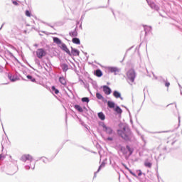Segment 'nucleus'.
Segmentation results:
<instances>
[{
	"mask_svg": "<svg viewBox=\"0 0 182 182\" xmlns=\"http://www.w3.org/2000/svg\"><path fill=\"white\" fill-rule=\"evenodd\" d=\"M117 133L119 137H121L125 143H132L133 141L134 134H133L129 126L124 125L122 129L117 130Z\"/></svg>",
	"mask_w": 182,
	"mask_h": 182,
	"instance_id": "nucleus-1",
	"label": "nucleus"
},
{
	"mask_svg": "<svg viewBox=\"0 0 182 182\" xmlns=\"http://www.w3.org/2000/svg\"><path fill=\"white\" fill-rule=\"evenodd\" d=\"M115 150H117L118 154L120 156V153L125 156V159H128L130 156L133 155L134 153V148L129 144L125 146H122V144H117L114 146Z\"/></svg>",
	"mask_w": 182,
	"mask_h": 182,
	"instance_id": "nucleus-2",
	"label": "nucleus"
},
{
	"mask_svg": "<svg viewBox=\"0 0 182 182\" xmlns=\"http://www.w3.org/2000/svg\"><path fill=\"white\" fill-rule=\"evenodd\" d=\"M107 107L109 109H113L114 112H115V114H117L119 117H122V113H123V109H122L120 106L117 105L116 102L112 100H108Z\"/></svg>",
	"mask_w": 182,
	"mask_h": 182,
	"instance_id": "nucleus-3",
	"label": "nucleus"
},
{
	"mask_svg": "<svg viewBox=\"0 0 182 182\" xmlns=\"http://www.w3.org/2000/svg\"><path fill=\"white\" fill-rule=\"evenodd\" d=\"M99 126L102 127V131L106 133V134H109L112 136V134H114V130H113L112 127H107L104 122H99Z\"/></svg>",
	"mask_w": 182,
	"mask_h": 182,
	"instance_id": "nucleus-4",
	"label": "nucleus"
},
{
	"mask_svg": "<svg viewBox=\"0 0 182 182\" xmlns=\"http://www.w3.org/2000/svg\"><path fill=\"white\" fill-rule=\"evenodd\" d=\"M71 51L70 50H69V48L68 47L65 48V49L64 50V52H65V53H67V55L73 57V56H79V55H80V51L77 49V48H75L73 47H70Z\"/></svg>",
	"mask_w": 182,
	"mask_h": 182,
	"instance_id": "nucleus-5",
	"label": "nucleus"
},
{
	"mask_svg": "<svg viewBox=\"0 0 182 182\" xmlns=\"http://www.w3.org/2000/svg\"><path fill=\"white\" fill-rule=\"evenodd\" d=\"M137 76V73H136V70L134 69L131 68L127 72V77L128 80H130L132 83H134V80H136V77Z\"/></svg>",
	"mask_w": 182,
	"mask_h": 182,
	"instance_id": "nucleus-6",
	"label": "nucleus"
},
{
	"mask_svg": "<svg viewBox=\"0 0 182 182\" xmlns=\"http://www.w3.org/2000/svg\"><path fill=\"white\" fill-rule=\"evenodd\" d=\"M53 43H55L56 45H60L59 48L61 50H63V52L65 51L68 46H66L65 43L62 42V40H60L59 37H53Z\"/></svg>",
	"mask_w": 182,
	"mask_h": 182,
	"instance_id": "nucleus-7",
	"label": "nucleus"
},
{
	"mask_svg": "<svg viewBox=\"0 0 182 182\" xmlns=\"http://www.w3.org/2000/svg\"><path fill=\"white\" fill-rule=\"evenodd\" d=\"M36 53L38 59H42V58H44V56H46V55H48V52L46 51V49H45L44 48H38Z\"/></svg>",
	"mask_w": 182,
	"mask_h": 182,
	"instance_id": "nucleus-8",
	"label": "nucleus"
},
{
	"mask_svg": "<svg viewBox=\"0 0 182 182\" xmlns=\"http://www.w3.org/2000/svg\"><path fill=\"white\" fill-rule=\"evenodd\" d=\"M20 160L23 163H26V161H30V163H32L33 161V157L31 154H23L21 157Z\"/></svg>",
	"mask_w": 182,
	"mask_h": 182,
	"instance_id": "nucleus-9",
	"label": "nucleus"
},
{
	"mask_svg": "<svg viewBox=\"0 0 182 182\" xmlns=\"http://www.w3.org/2000/svg\"><path fill=\"white\" fill-rule=\"evenodd\" d=\"M106 69L108 70L109 73H114V75H117L120 72V68L114 66H107Z\"/></svg>",
	"mask_w": 182,
	"mask_h": 182,
	"instance_id": "nucleus-10",
	"label": "nucleus"
},
{
	"mask_svg": "<svg viewBox=\"0 0 182 182\" xmlns=\"http://www.w3.org/2000/svg\"><path fill=\"white\" fill-rule=\"evenodd\" d=\"M136 176H133L134 177H136L137 180L140 182H143V179L141 178V176H144V177H146V173H143L141 169H138L136 171Z\"/></svg>",
	"mask_w": 182,
	"mask_h": 182,
	"instance_id": "nucleus-11",
	"label": "nucleus"
},
{
	"mask_svg": "<svg viewBox=\"0 0 182 182\" xmlns=\"http://www.w3.org/2000/svg\"><path fill=\"white\" fill-rule=\"evenodd\" d=\"M6 52L8 53V55L11 59H14L15 62H17V63H18V65H20V66H21L22 68H25V65H23V64H22V63H21V61H19V60H18V58H16V57H15V55H14V53H12L11 51H9V50H6Z\"/></svg>",
	"mask_w": 182,
	"mask_h": 182,
	"instance_id": "nucleus-12",
	"label": "nucleus"
},
{
	"mask_svg": "<svg viewBox=\"0 0 182 182\" xmlns=\"http://www.w3.org/2000/svg\"><path fill=\"white\" fill-rule=\"evenodd\" d=\"M101 89H102V92L107 96L112 95V88H110V87H109V85H102V86H101Z\"/></svg>",
	"mask_w": 182,
	"mask_h": 182,
	"instance_id": "nucleus-13",
	"label": "nucleus"
},
{
	"mask_svg": "<svg viewBox=\"0 0 182 182\" xmlns=\"http://www.w3.org/2000/svg\"><path fill=\"white\" fill-rule=\"evenodd\" d=\"M39 160H42L43 163H45V164H47V163L50 162V160H49L48 158L45 156H41L38 158V159L36 160L33 164V170H35V164H36V162L39 161Z\"/></svg>",
	"mask_w": 182,
	"mask_h": 182,
	"instance_id": "nucleus-14",
	"label": "nucleus"
},
{
	"mask_svg": "<svg viewBox=\"0 0 182 182\" xmlns=\"http://www.w3.org/2000/svg\"><path fill=\"white\" fill-rule=\"evenodd\" d=\"M8 78L9 79L10 82H16L19 80L17 75H12L11 73H9Z\"/></svg>",
	"mask_w": 182,
	"mask_h": 182,
	"instance_id": "nucleus-15",
	"label": "nucleus"
},
{
	"mask_svg": "<svg viewBox=\"0 0 182 182\" xmlns=\"http://www.w3.org/2000/svg\"><path fill=\"white\" fill-rule=\"evenodd\" d=\"M149 6H150V8H151V9H154V11H156L157 12H159V11H160V7L159 6V5L154 4V2L153 1H150L148 4Z\"/></svg>",
	"mask_w": 182,
	"mask_h": 182,
	"instance_id": "nucleus-16",
	"label": "nucleus"
},
{
	"mask_svg": "<svg viewBox=\"0 0 182 182\" xmlns=\"http://www.w3.org/2000/svg\"><path fill=\"white\" fill-rule=\"evenodd\" d=\"M112 95L115 99H120L121 100H123V97H122V93L117 90H114L112 92Z\"/></svg>",
	"mask_w": 182,
	"mask_h": 182,
	"instance_id": "nucleus-17",
	"label": "nucleus"
},
{
	"mask_svg": "<svg viewBox=\"0 0 182 182\" xmlns=\"http://www.w3.org/2000/svg\"><path fill=\"white\" fill-rule=\"evenodd\" d=\"M151 26H144V38L149 36L150 35V33L151 32Z\"/></svg>",
	"mask_w": 182,
	"mask_h": 182,
	"instance_id": "nucleus-18",
	"label": "nucleus"
},
{
	"mask_svg": "<svg viewBox=\"0 0 182 182\" xmlns=\"http://www.w3.org/2000/svg\"><path fill=\"white\" fill-rule=\"evenodd\" d=\"M121 164L125 168V170H127V171H129V173L132 176H136V173H134L133 171H132V169H130L129 167H127V165H126V164L122 162Z\"/></svg>",
	"mask_w": 182,
	"mask_h": 182,
	"instance_id": "nucleus-19",
	"label": "nucleus"
},
{
	"mask_svg": "<svg viewBox=\"0 0 182 182\" xmlns=\"http://www.w3.org/2000/svg\"><path fill=\"white\" fill-rule=\"evenodd\" d=\"M95 76H97V77H102L103 76V71L100 70V68H98L94 71Z\"/></svg>",
	"mask_w": 182,
	"mask_h": 182,
	"instance_id": "nucleus-20",
	"label": "nucleus"
},
{
	"mask_svg": "<svg viewBox=\"0 0 182 182\" xmlns=\"http://www.w3.org/2000/svg\"><path fill=\"white\" fill-rule=\"evenodd\" d=\"M63 72H64V73H66L69 69V65L67 63H61L60 65Z\"/></svg>",
	"mask_w": 182,
	"mask_h": 182,
	"instance_id": "nucleus-21",
	"label": "nucleus"
},
{
	"mask_svg": "<svg viewBox=\"0 0 182 182\" xmlns=\"http://www.w3.org/2000/svg\"><path fill=\"white\" fill-rule=\"evenodd\" d=\"M74 109L78 112V113H83V107L80 105L75 104L73 105Z\"/></svg>",
	"mask_w": 182,
	"mask_h": 182,
	"instance_id": "nucleus-22",
	"label": "nucleus"
},
{
	"mask_svg": "<svg viewBox=\"0 0 182 182\" xmlns=\"http://www.w3.org/2000/svg\"><path fill=\"white\" fill-rule=\"evenodd\" d=\"M97 117L98 119H100V120H102V122L106 119V115H105V113H103V112H98Z\"/></svg>",
	"mask_w": 182,
	"mask_h": 182,
	"instance_id": "nucleus-23",
	"label": "nucleus"
},
{
	"mask_svg": "<svg viewBox=\"0 0 182 182\" xmlns=\"http://www.w3.org/2000/svg\"><path fill=\"white\" fill-rule=\"evenodd\" d=\"M72 42L75 45H80V39L77 37H73L72 39Z\"/></svg>",
	"mask_w": 182,
	"mask_h": 182,
	"instance_id": "nucleus-24",
	"label": "nucleus"
},
{
	"mask_svg": "<svg viewBox=\"0 0 182 182\" xmlns=\"http://www.w3.org/2000/svg\"><path fill=\"white\" fill-rule=\"evenodd\" d=\"M58 82H60L61 85H63V86H66V80L65 79V77H59Z\"/></svg>",
	"mask_w": 182,
	"mask_h": 182,
	"instance_id": "nucleus-25",
	"label": "nucleus"
},
{
	"mask_svg": "<svg viewBox=\"0 0 182 182\" xmlns=\"http://www.w3.org/2000/svg\"><path fill=\"white\" fill-rule=\"evenodd\" d=\"M26 77L30 82H32L33 83H36V78L33 77L31 75H27Z\"/></svg>",
	"mask_w": 182,
	"mask_h": 182,
	"instance_id": "nucleus-26",
	"label": "nucleus"
},
{
	"mask_svg": "<svg viewBox=\"0 0 182 182\" xmlns=\"http://www.w3.org/2000/svg\"><path fill=\"white\" fill-rule=\"evenodd\" d=\"M51 90L53 92V93H55V95H59V90L56 88L55 85L51 86Z\"/></svg>",
	"mask_w": 182,
	"mask_h": 182,
	"instance_id": "nucleus-27",
	"label": "nucleus"
},
{
	"mask_svg": "<svg viewBox=\"0 0 182 182\" xmlns=\"http://www.w3.org/2000/svg\"><path fill=\"white\" fill-rule=\"evenodd\" d=\"M77 35H79V33L76 31H71L69 32V36H71V38H76L77 37Z\"/></svg>",
	"mask_w": 182,
	"mask_h": 182,
	"instance_id": "nucleus-28",
	"label": "nucleus"
},
{
	"mask_svg": "<svg viewBox=\"0 0 182 182\" xmlns=\"http://www.w3.org/2000/svg\"><path fill=\"white\" fill-rule=\"evenodd\" d=\"M21 59H22L23 62H24V63H26V65H28V66H29V68H31V69H33V67H32L31 65V64H29V63H28V60H26L25 59V56L23 55H21Z\"/></svg>",
	"mask_w": 182,
	"mask_h": 182,
	"instance_id": "nucleus-29",
	"label": "nucleus"
},
{
	"mask_svg": "<svg viewBox=\"0 0 182 182\" xmlns=\"http://www.w3.org/2000/svg\"><path fill=\"white\" fill-rule=\"evenodd\" d=\"M144 166L147 167L148 168H151V166H153V164L151 162H149L148 160H146L144 161Z\"/></svg>",
	"mask_w": 182,
	"mask_h": 182,
	"instance_id": "nucleus-30",
	"label": "nucleus"
},
{
	"mask_svg": "<svg viewBox=\"0 0 182 182\" xmlns=\"http://www.w3.org/2000/svg\"><path fill=\"white\" fill-rule=\"evenodd\" d=\"M106 166V162L103 161L102 164L99 166L98 169L97 170V173H99L100 170H102V167H105Z\"/></svg>",
	"mask_w": 182,
	"mask_h": 182,
	"instance_id": "nucleus-31",
	"label": "nucleus"
},
{
	"mask_svg": "<svg viewBox=\"0 0 182 182\" xmlns=\"http://www.w3.org/2000/svg\"><path fill=\"white\" fill-rule=\"evenodd\" d=\"M81 102H82V103H89V102H90V99L87 97H84L81 98Z\"/></svg>",
	"mask_w": 182,
	"mask_h": 182,
	"instance_id": "nucleus-32",
	"label": "nucleus"
},
{
	"mask_svg": "<svg viewBox=\"0 0 182 182\" xmlns=\"http://www.w3.org/2000/svg\"><path fill=\"white\" fill-rule=\"evenodd\" d=\"M96 97L98 99V100H102L104 97L100 92H96Z\"/></svg>",
	"mask_w": 182,
	"mask_h": 182,
	"instance_id": "nucleus-33",
	"label": "nucleus"
},
{
	"mask_svg": "<svg viewBox=\"0 0 182 182\" xmlns=\"http://www.w3.org/2000/svg\"><path fill=\"white\" fill-rule=\"evenodd\" d=\"M25 15H26V16L31 18V16H32V12H31V11H29V10H26Z\"/></svg>",
	"mask_w": 182,
	"mask_h": 182,
	"instance_id": "nucleus-34",
	"label": "nucleus"
},
{
	"mask_svg": "<svg viewBox=\"0 0 182 182\" xmlns=\"http://www.w3.org/2000/svg\"><path fill=\"white\" fill-rule=\"evenodd\" d=\"M161 79H162L163 82L165 83L166 87H170V82L166 81V80L164 78H163L162 77H161Z\"/></svg>",
	"mask_w": 182,
	"mask_h": 182,
	"instance_id": "nucleus-35",
	"label": "nucleus"
},
{
	"mask_svg": "<svg viewBox=\"0 0 182 182\" xmlns=\"http://www.w3.org/2000/svg\"><path fill=\"white\" fill-rule=\"evenodd\" d=\"M132 48H133V46L131 47V48H128V49L127 50V51H126V53H125V54H124V58L122 59V60L120 61L121 63H122V62H123V60H124V58H126V56H127V52H129V50H132Z\"/></svg>",
	"mask_w": 182,
	"mask_h": 182,
	"instance_id": "nucleus-36",
	"label": "nucleus"
},
{
	"mask_svg": "<svg viewBox=\"0 0 182 182\" xmlns=\"http://www.w3.org/2000/svg\"><path fill=\"white\" fill-rule=\"evenodd\" d=\"M92 85L94 89H97L98 86H97V82L96 81H92Z\"/></svg>",
	"mask_w": 182,
	"mask_h": 182,
	"instance_id": "nucleus-37",
	"label": "nucleus"
},
{
	"mask_svg": "<svg viewBox=\"0 0 182 182\" xmlns=\"http://www.w3.org/2000/svg\"><path fill=\"white\" fill-rule=\"evenodd\" d=\"M70 63H71V64L73 65V66L74 67V70H74V71L75 72V73H77V72H79V71H77V68H76V65H75L74 63L72 62V61H70Z\"/></svg>",
	"mask_w": 182,
	"mask_h": 182,
	"instance_id": "nucleus-38",
	"label": "nucleus"
},
{
	"mask_svg": "<svg viewBox=\"0 0 182 182\" xmlns=\"http://www.w3.org/2000/svg\"><path fill=\"white\" fill-rule=\"evenodd\" d=\"M74 114H75V117L78 119L79 122L81 123L83 121L82 120V119H80L77 114H76V112H73Z\"/></svg>",
	"mask_w": 182,
	"mask_h": 182,
	"instance_id": "nucleus-39",
	"label": "nucleus"
},
{
	"mask_svg": "<svg viewBox=\"0 0 182 182\" xmlns=\"http://www.w3.org/2000/svg\"><path fill=\"white\" fill-rule=\"evenodd\" d=\"M101 8H107V6H100L99 7L92 8V9H100Z\"/></svg>",
	"mask_w": 182,
	"mask_h": 182,
	"instance_id": "nucleus-40",
	"label": "nucleus"
},
{
	"mask_svg": "<svg viewBox=\"0 0 182 182\" xmlns=\"http://www.w3.org/2000/svg\"><path fill=\"white\" fill-rule=\"evenodd\" d=\"M35 62L36 65H38V66H41V61L39 60V59L36 58Z\"/></svg>",
	"mask_w": 182,
	"mask_h": 182,
	"instance_id": "nucleus-41",
	"label": "nucleus"
},
{
	"mask_svg": "<svg viewBox=\"0 0 182 182\" xmlns=\"http://www.w3.org/2000/svg\"><path fill=\"white\" fill-rule=\"evenodd\" d=\"M107 141H113V137L112 136H108L107 139H106Z\"/></svg>",
	"mask_w": 182,
	"mask_h": 182,
	"instance_id": "nucleus-42",
	"label": "nucleus"
},
{
	"mask_svg": "<svg viewBox=\"0 0 182 182\" xmlns=\"http://www.w3.org/2000/svg\"><path fill=\"white\" fill-rule=\"evenodd\" d=\"M31 168L33 169L32 166L31 165H26L25 168L26 170H31Z\"/></svg>",
	"mask_w": 182,
	"mask_h": 182,
	"instance_id": "nucleus-43",
	"label": "nucleus"
},
{
	"mask_svg": "<svg viewBox=\"0 0 182 182\" xmlns=\"http://www.w3.org/2000/svg\"><path fill=\"white\" fill-rule=\"evenodd\" d=\"M13 5H15L16 6H18L19 5V3H18L16 1H12Z\"/></svg>",
	"mask_w": 182,
	"mask_h": 182,
	"instance_id": "nucleus-44",
	"label": "nucleus"
},
{
	"mask_svg": "<svg viewBox=\"0 0 182 182\" xmlns=\"http://www.w3.org/2000/svg\"><path fill=\"white\" fill-rule=\"evenodd\" d=\"M122 107H124V109H126V110L129 112V114L130 116V110L129 109V108H127V107L124 105H122Z\"/></svg>",
	"mask_w": 182,
	"mask_h": 182,
	"instance_id": "nucleus-45",
	"label": "nucleus"
},
{
	"mask_svg": "<svg viewBox=\"0 0 182 182\" xmlns=\"http://www.w3.org/2000/svg\"><path fill=\"white\" fill-rule=\"evenodd\" d=\"M97 132H98V133H100L101 137H102V139H105V135H103V133H102V132H100L99 129H97Z\"/></svg>",
	"mask_w": 182,
	"mask_h": 182,
	"instance_id": "nucleus-46",
	"label": "nucleus"
},
{
	"mask_svg": "<svg viewBox=\"0 0 182 182\" xmlns=\"http://www.w3.org/2000/svg\"><path fill=\"white\" fill-rule=\"evenodd\" d=\"M5 159V155H4V154H0V160H4Z\"/></svg>",
	"mask_w": 182,
	"mask_h": 182,
	"instance_id": "nucleus-47",
	"label": "nucleus"
},
{
	"mask_svg": "<svg viewBox=\"0 0 182 182\" xmlns=\"http://www.w3.org/2000/svg\"><path fill=\"white\" fill-rule=\"evenodd\" d=\"M126 178L128 180L129 182H132V179L127 176V174L124 173Z\"/></svg>",
	"mask_w": 182,
	"mask_h": 182,
	"instance_id": "nucleus-48",
	"label": "nucleus"
},
{
	"mask_svg": "<svg viewBox=\"0 0 182 182\" xmlns=\"http://www.w3.org/2000/svg\"><path fill=\"white\" fill-rule=\"evenodd\" d=\"M146 92H149V90H147V86H146V87L144 88V97H146Z\"/></svg>",
	"mask_w": 182,
	"mask_h": 182,
	"instance_id": "nucleus-49",
	"label": "nucleus"
},
{
	"mask_svg": "<svg viewBox=\"0 0 182 182\" xmlns=\"http://www.w3.org/2000/svg\"><path fill=\"white\" fill-rule=\"evenodd\" d=\"M101 100H102V102H103V103H107V102H109V101H107V100L106 98H105V97H102V99Z\"/></svg>",
	"mask_w": 182,
	"mask_h": 182,
	"instance_id": "nucleus-50",
	"label": "nucleus"
},
{
	"mask_svg": "<svg viewBox=\"0 0 182 182\" xmlns=\"http://www.w3.org/2000/svg\"><path fill=\"white\" fill-rule=\"evenodd\" d=\"M4 144H5V141H2L1 143L2 150H4Z\"/></svg>",
	"mask_w": 182,
	"mask_h": 182,
	"instance_id": "nucleus-51",
	"label": "nucleus"
},
{
	"mask_svg": "<svg viewBox=\"0 0 182 182\" xmlns=\"http://www.w3.org/2000/svg\"><path fill=\"white\" fill-rule=\"evenodd\" d=\"M43 23H44L45 25H47V26H50V28H53V26H50V24H49L48 23L43 22Z\"/></svg>",
	"mask_w": 182,
	"mask_h": 182,
	"instance_id": "nucleus-52",
	"label": "nucleus"
},
{
	"mask_svg": "<svg viewBox=\"0 0 182 182\" xmlns=\"http://www.w3.org/2000/svg\"><path fill=\"white\" fill-rule=\"evenodd\" d=\"M2 72H4V67L0 65V73H2Z\"/></svg>",
	"mask_w": 182,
	"mask_h": 182,
	"instance_id": "nucleus-53",
	"label": "nucleus"
},
{
	"mask_svg": "<svg viewBox=\"0 0 182 182\" xmlns=\"http://www.w3.org/2000/svg\"><path fill=\"white\" fill-rule=\"evenodd\" d=\"M80 23H81V21H76V26L78 27L79 25H80Z\"/></svg>",
	"mask_w": 182,
	"mask_h": 182,
	"instance_id": "nucleus-54",
	"label": "nucleus"
},
{
	"mask_svg": "<svg viewBox=\"0 0 182 182\" xmlns=\"http://www.w3.org/2000/svg\"><path fill=\"white\" fill-rule=\"evenodd\" d=\"M110 9H111V11H112L113 16H114V18H116V14H114V11L112 8Z\"/></svg>",
	"mask_w": 182,
	"mask_h": 182,
	"instance_id": "nucleus-55",
	"label": "nucleus"
},
{
	"mask_svg": "<svg viewBox=\"0 0 182 182\" xmlns=\"http://www.w3.org/2000/svg\"><path fill=\"white\" fill-rule=\"evenodd\" d=\"M79 28H80V29H81V31H83V28L82 27V21L79 25Z\"/></svg>",
	"mask_w": 182,
	"mask_h": 182,
	"instance_id": "nucleus-56",
	"label": "nucleus"
},
{
	"mask_svg": "<svg viewBox=\"0 0 182 182\" xmlns=\"http://www.w3.org/2000/svg\"><path fill=\"white\" fill-rule=\"evenodd\" d=\"M97 173H99V172L95 171V172L94 173V178H96V177L97 176Z\"/></svg>",
	"mask_w": 182,
	"mask_h": 182,
	"instance_id": "nucleus-57",
	"label": "nucleus"
},
{
	"mask_svg": "<svg viewBox=\"0 0 182 182\" xmlns=\"http://www.w3.org/2000/svg\"><path fill=\"white\" fill-rule=\"evenodd\" d=\"M85 129H87V130H89V127L87 126V124H85V125H84V127Z\"/></svg>",
	"mask_w": 182,
	"mask_h": 182,
	"instance_id": "nucleus-58",
	"label": "nucleus"
},
{
	"mask_svg": "<svg viewBox=\"0 0 182 182\" xmlns=\"http://www.w3.org/2000/svg\"><path fill=\"white\" fill-rule=\"evenodd\" d=\"M62 147H63V146H61V147H60V148H58V149H57V153H59V152L60 151V150H62Z\"/></svg>",
	"mask_w": 182,
	"mask_h": 182,
	"instance_id": "nucleus-59",
	"label": "nucleus"
},
{
	"mask_svg": "<svg viewBox=\"0 0 182 182\" xmlns=\"http://www.w3.org/2000/svg\"><path fill=\"white\" fill-rule=\"evenodd\" d=\"M83 15L81 16L80 19L79 20L80 21H81L82 23L83 22Z\"/></svg>",
	"mask_w": 182,
	"mask_h": 182,
	"instance_id": "nucleus-60",
	"label": "nucleus"
},
{
	"mask_svg": "<svg viewBox=\"0 0 182 182\" xmlns=\"http://www.w3.org/2000/svg\"><path fill=\"white\" fill-rule=\"evenodd\" d=\"M79 80H80V82H82V83H83V85H85V81H83V80H82L81 78H79Z\"/></svg>",
	"mask_w": 182,
	"mask_h": 182,
	"instance_id": "nucleus-61",
	"label": "nucleus"
},
{
	"mask_svg": "<svg viewBox=\"0 0 182 182\" xmlns=\"http://www.w3.org/2000/svg\"><path fill=\"white\" fill-rule=\"evenodd\" d=\"M74 32H77L78 29H77V26H75V29L73 30Z\"/></svg>",
	"mask_w": 182,
	"mask_h": 182,
	"instance_id": "nucleus-62",
	"label": "nucleus"
},
{
	"mask_svg": "<svg viewBox=\"0 0 182 182\" xmlns=\"http://www.w3.org/2000/svg\"><path fill=\"white\" fill-rule=\"evenodd\" d=\"M163 150H164V151H167V146H164V147L163 148Z\"/></svg>",
	"mask_w": 182,
	"mask_h": 182,
	"instance_id": "nucleus-63",
	"label": "nucleus"
},
{
	"mask_svg": "<svg viewBox=\"0 0 182 182\" xmlns=\"http://www.w3.org/2000/svg\"><path fill=\"white\" fill-rule=\"evenodd\" d=\"M80 124H81V126H83L84 127V125H85L86 124H85V122H82L81 123H80Z\"/></svg>",
	"mask_w": 182,
	"mask_h": 182,
	"instance_id": "nucleus-64",
	"label": "nucleus"
}]
</instances>
